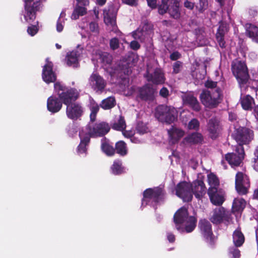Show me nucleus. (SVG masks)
Masks as SVG:
<instances>
[{"mask_svg": "<svg viewBox=\"0 0 258 258\" xmlns=\"http://www.w3.org/2000/svg\"><path fill=\"white\" fill-rule=\"evenodd\" d=\"M54 92L63 103L67 105V114L70 118L75 119L83 113L82 107L78 104L73 103L79 96V92L75 89H68L60 82L54 85Z\"/></svg>", "mask_w": 258, "mask_h": 258, "instance_id": "1", "label": "nucleus"}, {"mask_svg": "<svg viewBox=\"0 0 258 258\" xmlns=\"http://www.w3.org/2000/svg\"><path fill=\"white\" fill-rule=\"evenodd\" d=\"M174 221L177 230L181 232L189 233L195 228L197 219L195 216L189 215L187 209L183 207L175 213Z\"/></svg>", "mask_w": 258, "mask_h": 258, "instance_id": "2", "label": "nucleus"}, {"mask_svg": "<svg viewBox=\"0 0 258 258\" xmlns=\"http://www.w3.org/2000/svg\"><path fill=\"white\" fill-rule=\"evenodd\" d=\"M155 115L159 121L171 123L176 118L177 111L172 106L159 105L156 109Z\"/></svg>", "mask_w": 258, "mask_h": 258, "instance_id": "3", "label": "nucleus"}, {"mask_svg": "<svg viewBox=\"0 0 258 258\" xmlns=\"http://www.w3.org/2000/svg\"><path fill=\"white\" fill-rule=\"evenodd\" d=\"M231 70L240 87L247 82L249 75L247 68L244 62L238 60L233 61L231 64Z\"/></svg>", "mask_w": 258, "mask_h": 258, "instance_id": "4", "label": "nucleus"}, {"mask_svg": "<svg viewBox=\"0 0 258 258\" xmlns=\"http://www.w3.org/2000/svg\"><path fill=\"white\" fill-rule=\"evenodd\" d=\"M45 0H24L25 12L24 17L28 23H31L35 19L36 12L42 8V4Z\"/></svg>", "mask_w": 258, "mask_h": 258, "instance_id": "5", "label": "nucleus"}, {"mask_svg": "<svg viewBox=\"0 0 258 258\" xmlns=\"http://www.w3.org/2000/svg\"><path fill=\"white\" fill-rule=\"evenodd\" d=\"M221 91L220 89L212 90L211 91H204L200 95L202 103L208 107H214L221 100Z\"/></svg>", "mask_w": 258, "mask_h": 258, "instance_id": "6", "label": "nucleus"}, {"mask_svg": "<svg viewBox=\"0 0 258 258\" xmlns=\"http://www.w3.org/2000/svg\"><path fill=\"white\" fill-rule=\"evenodd\" d=\"M164 197L163 189L161 187L148 188L144 192V197L142 202V207L146 206L151 203H158L162 200Z\"/></svg>", "mask_w": 258, "mask_h": 258, "instance_id": "7", "label": "nucleus"}, {"mask_svg": "<svg viewBox=\"0 0 258 258\" xmlns=\"http://www.w3.org/2000/svg\"><path fill=\"white\" fill-rule=\"evenodd\" d=\"M83 130L87 133V135L89 136L90 138L91 137H96L103 136L106 134L109 131L110 127L107 123L104 122L94 124L93 122L91 121Z\"/></svg>", "mask_w": 258, "mask_h": 258, "instance_id": "8", "label": "nucleus"}, {"mask_svg": "<svg viewBox=\"0 0 258 258\" xmlns=\"http://www.w3.org/2000/svg\"><path fill=\"white\" fill-rule=\"evenodd\" d=\"M169 0H162L161 4L158 7V12L160 14L163 15L167 12L174 19H178L180 17V14L179 10V3L177 0H171L170 5H168Z\"/></svg>", "mask_w": 258, "mask_h": 258, "instance_id": "9", "label": "nucleus"}, {"mask_svg": "<svg viewBox=\"0 0 258 258\" xmlns=\"http://www.w3.org/2000/svg\"><path fill=\"white\" fill-rule=\"evenodd\" d=\"M232 136L239 146H242V145L248 144L253 139V132L247 128L239 127L235 130Z\"/></svg>", "mask_w": 258, "mask_h": 258, "instance_id": "10", "label": "nucleus"}, {"mask_svg": "<svg viewBox=\"0 0 258 258\" xmlns=\"http://www.w3.org/2000/svg\"><path fill=\"white\" fill-rule=\"evenodd\" d=\"M250 187V182L247 176L242 172H238L235 177V188L241 195L246 194Z\"/></svg>", "mask_w": 258, "mask_h": 258, "instance_id": "11", "label": "nucleus"}, {"mask_svg": "<svg viewBox=\"0 0 258 258\" xmlns=\"http://www.w3.org/2000/svg\"><path fill=\"white\" fill-rule=\"evenodd\" d=\"M191 186L189 183L181 182L176 187V195L184 202H189L192 198Z\"/></svg>", "mask_w": 258, "mask_h": 258, "instance_id": "12", "label": "nucleus"}, {"mask_svg": "<svg viewBox=\"0 0 258 258\" xmlns=\"http://www.w3.org/2000/svg\"><path fill=\"white\" fill-rule=\"evenodd\" d=\"M236 152L235 153L227 154L225 156L226 160L232 167L239 166L244 158V149L242 146H237Z\"/></svg>", "mask_w": 258, "mask_h": 258, "instance_id": "13", "label": "nucleus"}, {"mask_svg": "<svg viewBox=\"0 0 258 258\" xmlns=\"http://www.w3.org/2000/svg\"><path fill=\"white\" fill-rule=\"evenodd\" d=\"M89 83L91 88L98 93H101L106 85L104 79L97 73H93L91 75Z\"/></svg>", "mask_w": 258, "mask_h": 258, "instance_id": "14", "label": "nucleus"}, {"mask_svg": "<svg viewBox=\"0 0 258 258\" xmlns=\"http://www.w3.org/2000/svg\"><path fill=\"white\" fill-rule=\"evenodd\" d=\"M52 63L49 61L48 58H46L42 75L43 81L46 83L53 82L56 80V75L52 70Z\"/></svg>", "mask_w": 258, "mask_h": 258, "instance_id": "15", "label": "nucleus"}, {"mask_svg": "<svg viewBox=\"0 0 258 258\" xmlns=\"http://www.w3.org/2000/svg\"><path fill=\"white\" fill-rule=\"evenodd\" d=\"M208 194L211 203L215 205L220 206L224 201V193L221 189H208Z\"/></svg>", "mask_w": 258, "mask_h": 258, "instance_id": "16", "label": "nucleus"}, {"mask_svg": "<svg viewBox=\"0 0 258 258\" xmlns=\"http://www.w3.org/2000/svg\"><path fill=\"white\" fill-rule=\"evenodd\" d=\"M210 220L213 223L218 224L224 221H228L229 217L224 208L219 207L213 211V214Z\"/></svg>", "mask_w": 258, "mask_h": 258, "instance_id": "17", "label": "nucleus"}, {"mask_svg": "<svg viewBox=\"0 0 258 258\" xmlns=\"http://www.w3.org/2000/svg\"><path fill=\"white\" fill-rule=\"evenodd\" d=\"M116 11L112 6L104 11V21L108 26L112 27V30L116 28Z\"/></svg>", "mask_w": 258, "mask_h": 258, "instance_id": "18", "label": "nucleus"}, {"mask_svg": "<svg viewBox=\"0 0 258 258\" xmlns=\"http://www.w3.org/2000/svg\"><path fill=\"white\" fill-rule=\"evenodd\" d=\"M190 186L192 194H194L197 198L201 199L205 195L206 187L203 181L196 180L190 184Z\"/></svg>", "mask_w": 258, "mask_h": 258, "instance_id": "19", "label": "nucleus"}, {"mask_svg": "<svg viewBox=\"0 0 258 258\" xmlns=\"http://www.w3.org/2000/svg\"><path fill=\"white\" fill-rule=\"evenodd\" d=\"M207 130L211 138H216L221 130L219 121L215 118L210 119L208 123Z\"/></svg>", "mask_w": 258, "mask_h": 258, "instance_id": "20", "label": "nucleus"}, {"mask_svg": "<svg viewBox=\"0 0 258 258\" xmlns=\"http://www.w3.org/2000/svg\"><path fill=\"white\" fill-rule=\"evenodd\" d=\"M82 51V49L78 46L77 49L69 52L66 56L67 64L73 67H77Z\"/></svg>", "mask_w": 258, "mask_h": 258, "instance_id": "21", "label": "nucleus"}, {"mask_svg": "<svg viewBox=\"0 0 258 258\" xmlns=\"http://www.w3.org/2000/svg\"><path fill=\"white\" fill-rule=\"evenodd\" d=\"M79 136L81 142L78 147L77 152L79 155L85 156L86 154V146L89 143L90 137L88 135H87V133L84 130H81L80 132Z\"/></svg>", "mask_w": 258, "mask_h": 258, "instance_id": "22", "label": "nucleus"}, {"mask_svg": "<svg viewBox=\"0 0 258 258\" xmlns=\"http://www.w3.org/2000/svg\"><path fill=\"white\" fill-rule=\"evenodd\" d=\"M156 89L153 86L147 85L138 90V95L143 100H151L153 99Z\"/></svg>", "mask_w": 258, "mask_h": 258, "instance_id": "23", "label": "nucleus"}, {"mask_svg": "<svg viewBox=\"0 0 258 258\" xmlns=\"http://www.w3.org/2000/svg\"><path fill=\"white\" fill-rule=\"evenodd\" d=\"M199 227L201 232L204 237L208 240L211 241L212 239L213 233L212 231L211 225L205 219L200 220Z\"/></svg>", "mask_w": 258, "mask_h": 258, "instance_id": "24", "label": "nucleus"}, {"mask_svg": "<svg viewBox=\"0 0 258 258\" xmlns=\"http://www.w3.org/2000/svg\"><path fill=\"white\" fill-rule=\"evenodd\" d=\"M62 107L61 102L54 96L52 95L47 99V108L52 113L58 112Z\"/></svg>", "mask_w": 258, "mask_h": 258, "instance_id": "25", "label": "nucleus"}, {"mask_svg": "<svg viewBox=\"0 0 258 258\" xmlns=\"http://www.w3.org/2000/svg\"><path fill=\"white\" fill-rule=\"evenodd\" d=\"M183 103L189 106L193 110L198 111L201 107L197 98L191 94H186L182 97Z\"/></svg>", "mask_w": 258, "mask_h": 258, "instance_id": "26", "label": "nucleus"}, {"mask_svg": "<svg viewBox=\"0 0 258 258\" xmlns=\"http://www.w3.org/2000/svg\"><path fill=\"white\" fill-rule=\"evenodd\" d=\"M147 78L149 81L155 84H162L164 82L163 74L160 69H156L153 75L150 74L149 71L148 70Z\"/></svg>", "mask_w": 258, "mask_h": 258, "instance_id": "27", "label": "nucleus"}, {"mask_svg": "<svg viewBox=\"0 0 258 258\" xmlns=\"http://www.w3.org/2000/svg\"><path fill=\"white\" fill-rule=\"evenodd\" d=\"M169 141L172 144L177 142L184 135V132L179 128L172 127L168 131Z\"/></svg>", "mask_w": 258, "mask_h": 258, "instance_id": "28", "label": "nucleus"}, {"mask_svg": "<svg viewBox=\"0 0 258 258\" xmlns=\"http://www.w3.org/2000/svg\"><path fill=\"white\" fill-rule=\"evenodd\" d=\"M99 59L103 63L105 69L107 70L108 69L107 66H109L112 60V56L110 54L106 52L101 51L96 53V57L93 58V59Z\"/></svg>", "mask_w": 258, "mask_h": 258, "instance_id": "29", "label": "nucleus"}, {"mask_svg": "<svg viewBox=\"0 0 258 258\" xmlns=\"http://www.w3.org/2000/svg\"><path fill=\"white\" fill-rule=\"evenodd\" d=\"M228 30V27L226 24L221 23L218 29L216 34V39L221 47H225V42L224 41V35Z\"/></svg>", "mask_w": 258, "mask_h": 258, "instance_id": "30", "label": "nucleus"}, {"mask_svg": "<svg viewBox=\"0 0 258 258\" xmlns=\"http://www.w3.org/2000/svg\"><path fill=\"white\" fill-rule=\"evenodd\" d=\"M203 141V136L198 133H195L189 135L184 139L185 144H197L202 143Z\"/></svg>", "mask_w": 258, "mask_h": 258, "instance_id": "31", "label": "nucleus"}, {"mask_svg": "<svg viewBox=\"0 0 258 258\" xmlns=\"http://www.w3.org/2000/svg\"><path fill=\"white\" fill-rule=\"evenodd\" d=\"M240 102L244 110H250L254 104L253 98L249 95H241Z\"/></svg>", "mask_w": 258, "mask_h": 258, "instance_id": "32", "label": "nucleus"}, {"mask_svg": "<svg viewBox=\"0 0 258 258\" xmlns=\"http://www.w3.org/2000/svg\"><path fill=\"white\" fill-rule=\"evenodd\" d=\"M246 205V202L241 198H237L234 200L232 209L235 212H241L244 208Z\"/></svg>", "mask_w": 258, "mask_h": 258, "instance_id": "33", "label": "nucleus"}, {"mask_svg": "<svg viewBox=\"0 0 258 258\" xmlns=\"http://www.w3.org/2000/svg\"><path fill=\"white\" fill-rule=\"evenodd\" d=\"M233 240L236 246H240L244 241V237L240 230L237 229L233 234Z\"/></svg>", "mask_w": 258, "mask_h": 258, "instance_id": "34", "label": "nucleus"}, {"mask_svg": "<svg viewBox=\"0 0 258 258\" xmlns=\"http://www.w3.org/2000/svg\"><path fill=\"white\" fill-rule=\"evenodd\" d=\"M208 181L210 186L208 189L219 188V180L214 174L211 173L208 175Z\"/></svg>", "mask_w": 258, "mask_h": 258, "instance_id": "35", "label": "nucleus"}, {"mask_svg": "<svg viewBox=\"0 0 258 258\" xmlns=\"http://www.w3.org/2000/svg\"><path fill=\"white\" fill-rule=\"evenodd\" d=\"M113 129L123 131L126 127V123L124 118L121 116L117 118L112 125Z\"/></svg>", "mask_w": 258, "mask_h": 258, "instance_id": "36", "label": "nucleus"}, {"mask_svg": "<svg viewBox=\"0 0 258 258\" xmlns=\"http://www.w3.org/2000/svg\"><path fill=\"white\" fill-rule=\"evenodd\" d=\"M90 109L91 111L90 120L91 121L94 122L95 120L96 114L99 111V107L93 99L90 100Z\"/></svg>", "mask_w": 258, "mask_h": 258, "instance_id": "37", "label": "nucleus"}, {"mask_svg": "<svg viewBox=\"0 0 258 258\" xmlns=\"http://www.w3.org/2000/svg\"><path fill=\"white\" fill-rule=\"evenodd\" d=\"M101 149L106 155L109 156L113 155L115 153L113 147L111 146L105 140H102Z\"/></svg>", "mask_w": 258, "mask_h": 258, "instance_id": "38", "label": "nucleus"}, {"mask_svg": "<svg viewBox=\"0 0 258 258\" xmlns=\"http://www.w3.org/2000/svg\"><path fill=\"white\" fill-rule=\"evenodd\" d=\"M124 169L122 166L121 162L119 160L114 161L113 165L111 167V172L115 175L123 173L124 172Z\"/></svg>", "mask_w": 258, "mask_h": 258, "instance_id": "39", "label": "nucleus"}, {"mask_svg": "<svg viewBox=\"0 0 258 258\" xmlns=\"http://www.w3.org/2000/svg\"><path fill=\"white\" fill-rule=\"evenodd\" d=\"M249 37L256 42H258V27L253 25H249L246 30Z\"/></svg>", "mask_w": 258, "mask_h": 258, "instance_id": "40", "label": "nucleus"}, {"mask_svg": "<svg viewBox=\"0 0 258 258\" xmlns=\"http://www.w3.org/2000/svg\"><path fill=\"white\" fill-rule=\"evenodd\" d=\"M116 150L118 154L121 156H125L127 153V149L126 144L123 141H119L116 143Z\"/></svg>", "mask_w": 258, "mask_h": 258, "instance_id": "41", "label": "nucleus"}, {"mask_svg": "<svg viewBox=\"0 0 258 258\" xmlns=\"http://www.w3.org/2000/svg\"><path fill=\"white\" fill-rule=\"evenodd\" d=\"M115 99L113 97H109L102 101L101 106L104 109H109L115 105Z\"/></svg>", "mask_w": 258, "mask_h": 258, "instance_id": "42", "label": "nucleus"}, {"mask_svg": "<svg viewBox=\"0 0 258 258\" xmlns=\"http://www.w3.org/2000/svg\"><path fill=\"white\" fill-rule=\"evenodd\" d=\"M86 13V9L85 7L78 6L74 10L71 18L72 19L76 20L80 16H83Z\"/></svg>", "mask_w": 258, "mask_h": 258, "instance_id": "43", "label": "nucleus"}, {"mask_svg": "<svg viewBox=\"0 0 258 258\" xmlns=\"http://www.w3.org/2000/svg\"><path fill=\"white\" fill-rule=\"evenodd\" d=\"M65 16L66 14L64 12H62L59 16V17L56 23V30L58 32H60L63 29V26L65 24Z\"/></svg>", "mask_w": 258, "mask_h": 258, "instance_id": "44", "label": "nucleus"}, {"mask_svg": "<svg viewBox=\"0 0 258 258\" xmlns=\"http://www.w3.org/2000/svg\"><path fill=\"white\" fill-rule=\"evenodd\" d=\"M137 133L140 135H143L148 132V128L146 124L143 122H139L136 127Z\"/></svg>", "mask_w": 258, "mask_h": 258, "instance_id": "45", "label": "nucleus"}, {"mask_svg": "<svg viewBox=\"0 0 258 258\" xmlns=\"http://www.w3.org/2000/svg\"><path fill=\"white\" fill-rule=\"evenodd\" d=\"M200 122L197 119H192L188 124V128L189 130H197L199 129Z\"/></svg>", "mask_w": 258, "mask_h": 258, "instance_id": "46", "label": "nucleus"}, {"mask_svg": "<svg viewBox=\"0 0 258 258\" xmlns=\"http://www.w3.org/2000/svg\"><path fill=\"white\" fill-rule=\"evenodd\" d=\"M229 254L231 255L232 258H239L240 252L237 248L232 247L229 249Z\"/></svg>", "mask_w": 258, "mask_h": 258, "instance_id": "47", "label": "nucleus"}, {"mask_svg": "<svg viewBox=\"0 0 258 258\" xmlns=\"http://www.w3.org/2000/svg\"><path fill=\"white\" fill-rule=\"evenodd\" d=\"M38 29L35 25L29 26L27 29L28 33L31 36H34L38 32Z\"/></svg>", "mask_w": 258, "mask_h": 258, "instance_id": "48", "label": "nucleus"}, {"mask_svg": "<svg viewBox=\"0 0 258 258\" xmlns=\"http://www.w3.org/2000/svg\"><path fill=\"white\" fill-rule=\"evenodd\" d=\"M110 47L112 49H116L118 46V40L117 39L114 38L111 39L110 41Z\"/></svg>", "mask_w": 258, "mask_h": 258, "instance_id": "49", "label": "nucleus"}, {"mask_svg": "<svg viewBox=\"0 0 258 258\" xmlns=\"http://www.w3.org/2000/svg\"><path fill=\"white\" fill-rule=\"evenodd\" d=\"M254 154L255 158L254 159L253 167L256 171H258V146L255 150Z\"/></svg>", "mask_w": 258, "mask_h": 258, "instance_id": "50", "label": "nucleus"}, {"mask_svg": "<svg viewBox=\"0 0 258 258\" xmlns=\"http://www.w3.org/2000/svg\"><path fill=\"white\" fill-rule=\"evenodd\" d=\"M122 134L124 137L131 138L135 135V131L133 130L123 131Z\"/></svg>", "mask_w": 258, "mask_h": 258, "instance_id": "51", "label": "nucleus"}, {"mask_svg": "<svg viewBox=\"0 0 258 258\" xmlns=\"http://www.w3.org/2000/svg\"><path fill=\"white\" fill-rule=\"evenodd\" d=\"M89 27H90V30L91 32H95V33L98 32V26L97 24H96V23H95V22L90 23Z\"/></svg>", "mask_w": 258, "mask_h": 258, "instance_id": "52", "label": "nucleus"}, {"mask_svg": "<svg viewBox=\"0 0 258 258\" xmlns=\"http://www.w3.org/2000/svg\"><path fill=\"white\" fill-rule=\"evenodd\" d=\"M181 67V63L179 61H177L174 63L173 65V72L177 74L179 72L180 68Z\"/></svg>", "mask_w": 258, "mask_h": 258, "instance_id": "53", "label": "nucleus"}, {"mask_svg": "<svg viewBox=\"0 0 258 258\" xmlns=\"http://www.w3.org/2000/svg\"><path fill=\"white\" fill-rule=\"evenodd\" d=\"M122 2L131 6H136L138 4V0H121Z\"/></svg>", "mask_w": 258, "mask_h": 258, "instance_id": "54", "label": "nucleus"}, {"mask_svg": "<svg viewBox=\"0 0 258 258\" xmlns=\"http://www.w3.org/2000/svg\"><path fill=\"white\" fill-rule=\"evenodd\" d=\"M148 6L151 9H154L157 7V0H146Z\"/></svg>", "mask_w": 258, "mask_h": 258, "instance_id": "55", "label": "nucleus"}, {"mask_svg": "<svg viewBox=\"0 0 258 258\" xmlns=\"http://www.w3.org/2000/svg\"><path fill=\"white\" fill-rule=\"evenodd\" d=\"M180 56L181 55L178 52L174 51L170 54V58L173 60H175L180 58Z\"/></svg>", "mask_w": 258, "mask_h": 258, "instance_id": "56", "label": "nucleus"}, {"mask_svg": "<svg viewBox=\"0 0 258 258\" xmlns=\"http://www.w3.org/2000/svg\"><path fill=\"white\" fill-rule=\"evenodd\" d=\"M205 86L208 88H214L216 87L217 82L208 80L206 82Z\"/></svg>", "mask_w": 258, "mask_h": 258, "instance_id": "57", "label": "nucleus"}, {"mask_svg": "<svg viewBox=\"0 0 258 258\" xmlns=\"http://www.w3.org/2000/svg\"><path fill=\"white\" fill-rule=\"evenodd\" d=\"M200 11H203L208 6V1L207 0H200Z\"/></svg>", "mask_w": 258, "mask_h": 258, "instance_id": "58", "label": "nucleus"}, {"mask_svg": "<svg viewBox=\"0 0 258 258\" xmlns=\"http://www.w3.org/2000/svg\"><path fill=\"white\" fill-rule=\"evenodd\" d=\"M131 48L134 50H137L140 48L139 43L136 41H132L130 43Z\"/></svg>", "mask_w": 258, "mask_h": 258, "instance_id": "59", "label": "nucleus"}, {"mask_svg": "<svg viewBox=\"0 0 258 258\" xmlns=\"http://www.w3.org/2000/svg\"><path fill=\"white\" fill-rule=\"evenodd\" d=\"M142 35V32L139 30H137L133 33V36L135 39H141Z\"/></svg>", "mask_w": 258, "mask_h": 258, "instance_id": "60", "label": "nucleus"}, {"mask_svg": "<svg viewBox=\"0 0 258 258\" xmlns=\"http://www.w3.org/2000/svg\"><path fill=\"white\" fill-rule=\"evenodd\" d=\"M168 90L166 88H163L160 91V94L161 96L164 97H166L168 95Z\"/></svg>", "mask_w": 258, "mask_h": 258, "instance_id": "61", "label": "nucleus"}, {"mask_svg": "<svg viewBox=\"0 0 258 258\" xmlns=\"http://www.w3.org/2000/svg\"><path fill=\"white\" fill-rule=\"evenodd\" d=\"M184 6L185 8H186L189 10L192 9L194 7V3H192L189 1H186L184 2Z\"/></svg>", "mask_w": 258, "mask_h": 258, "instance_id": "62", "label": "nucleus"}, {"mask_svg": "<svg viewBox=\"0 0 258 258\" xmlns=\"http://www.w3.org/2000/svg\"><path fill=\"white\" fill-rule=\"evenodd\" d=\"M167 238L169 242H173L175 240V236L171 233H168L167 234Z\"/></svg>", "mask_w": 258, "mask_h": 258, "instance_id": "63", "label": "nucleus"}, {"mask_svg": "<svg viewBox=\"0 0 258 258\" xmlns=\"http://www.w3.org/2000/svg\"><path fill=\"white\" fill-rule=\"evenodd\" d=\"M253 114L255 118L258 120V105L255 106L254 108Z\"/></svg>", "mask_w": 258, "mask_h": 258, "instance_id": "64", "label": "nucleus"}]
</instances>
